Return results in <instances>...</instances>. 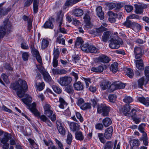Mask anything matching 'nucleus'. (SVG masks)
<instances>
[{
    "label": "nucleus",
    "instance_id": "nucleus-8",
    "mask_svg": "<svg viewBox=\"0 0 149 149\" xmlns=\"http://www.w3.org/2000/svg\"><path fill=\"white\" fill-rule=\"evenodd\" d=\"M83 19L85 23V28L88 29L92 28L93 25L91 23V18L88 14V13L85 14L84 17Z\"/></svg>",
    "mask_w": 149,
    "mask_h": 149
},
{
    "label": "nucleus",
    "instance_id": "nucleus-60",
    "mask_svg": "<svg viewBox=\"0 0 149 149\" xmlns=\"http://www.w3.org/2000/svg\"><path fill=\"white\" fill-rule=\"evenodd\" d=\"M22 56L24 61H27L29 56V53L27 52H24L22 54Z\"/></svg>",
    "mask_w": 149,
    "mask_h": 149
},
{
    "label": "nucleus",
    "instance_id": "nucleus-7",
    "mask_svg": "<svg viewBox=\"0 0 149 149\" xmlns=\"http://www.w3.org/2000/svg\"><path fill=\"white\" fill-rule=\"evenodd\" d=\"M72 80V78L69 76L61 77L58 79V84L62 86H66L70 83Z\"/></svg>",
    "mask_w": 149,
    "mask_h": 149
},
{
    "label": "nucleus",
    "instance_id": "nucleus-54",
    "mask_svg": "<svg viewBox=\"0 0 149 149\" xmlns=\"http://www.w3.org/2000/svg\"><path fill=\"white\" fill-rule=\"evenodd\" d=\"M39 115L37 116L36 115L34 114L37 117L40 118L41 120H42L44 122H46L48 120V118L44 115H42L40 116V113L38 111Z\"/></svg>",
    "mask_w": 149,
    "mask_h": 149
},
{
    "label": "nucleus",
    "instance_id": "nucleus-50",
    "mask_svg": "<svg viewBox=\"0 0 149 149\" xmlns=\"http://www.w3.org/2000/svg\"><path fill=\"white\" fill-rule=\"evenodd\" d=\"M104 70V68L102 65H99L96 68L94 67V72H101Z\"/></svg>",
    "mask_w": 149,
    "mask_h": 149
},
{
    "label": "nucleus",
    "instance_id": "nucleus-17",
    "mask_svg": "<svg viewBox=\"0 0 149 149\" xmlns=\"http://www.w3.org/2000/svg\"><path fill=\"white\" fill-rule=\"evenodd\" d=\"M98 61L104 63H108L111 60L110 58L106 55H102L98 58Z\"/></svg>",
    "mask_w": 149,
    "mask_h": 149
},
{
    "label": "nucleus",
    "instance_id": "nucleus-2",
    "mask_svg": "<svg viewBox=\"0 0 149 149\" xmlns=\"http://www.w3.org/2000/svg\"><path fill=\"white\" fill-rule=\"evenodd\" d=\"M116 33L111 36L110 43L109 45V47L113 49H118L120 47V44L122 45L123 43L122 39L118 36V33L116 32Z\"/></svg>",
    "mask_w": 149,
    "mask_h": 149
},
{
    "label": "nucleus",
    "instance_id": "nucleus-24",
    "mask_svg": "<svg viewBox=\"0 0 149 149\" xmlns=\"http://www.w3.org/2000/svg\"><path fill=\"white\" fill-rule=\"evenodd\" d=\"M79 126L78 124L74 122H72L70 124L71 130L73 132L78 130L79 129Z\"/></svg>",
    "mask_w": 149,
    "mask_h": 149
},
{
    "label": "nucleus",
    "instance_id": "nucleus-22",
    "mask_svg": "<svg viewBox=\"0 0 149 149\" xmlns=\"http://www.w3.org/2000/svg\"><path fill=\"white\" fill-rule=\"evenodd\" d=\"M135 63L136 68L139 70H141L144 68L143 64L142 59L137 60L135 61Z\"/></svg>",
    "mask_w": 149,
    "mask_h": 149
},
{
    "label": "nucleus",
    "instance_id": "nucleus-31",
    "mask_svg": "<svg viewBox=\"0 0 149 149\" xmlns=\"http://www.w3.org/2000/svg\"><path fill=\"white\" fill-rule=\"evenodd\" d=\"M83 14V10L79 8L76 9L74 10L73 14L76 17L81 16Z\"/></svg>",
    "mask_w": 149,
    "mask_h": 149
},
{
    "label": "nucleus",
    "instance_id": "nucleus-9",
    "mask_svg": "<svg viewBox=\"0 0 149 149\" xmlns=\"http://www.w3.org/2000/svg\"><path fill=\"white\" fill-rule=\"evenodd\" d=\"M134 52L135 58L137 59L141 58L143 54L141 48L138 47L134 48Z\"/></svg>",
    "mask_w": 149,
    "mask_h": 149
},
{
    "label": "nucleus",
    "instance_id": "nucleus-46",
    "mask_svg": "<svg viewBox=\"0 0 149 149\" xmlns=\"http://www.w3.org/2000/svg\"><path fill=\"white\" fill-rule=\"evenodd\" d=\"M126 74L129 77L132 78L134 75L133 70L130 68H128L127 69Z\"/></svg>",
    "mask_w": 149,
    "mask_h": 149
},
{
    "label": "nucleus",
    "instance_id": "nucleus-51",
    "mask_svg": "<svg viewBox=\"0 0 149 149\" xmlns=\"http://www.w3.org/2000/svg\"><path fill=\"white\" fill-rule=\"evenodd\" d=\"M98 136L100 141L102 143H105L106 141L104 138V136L102 133H98Z\"/></svg>",
    "mask_w": 149,
    "mask_h": 149
},
{
    "label": "nucleus",
    "instance_id": "nucleus-23",
    "mask_svg": "<svg viewBox=\"0 0 149 149\" xmlns=\"http://www.w3.org/2000/svg\"><path fill=\"white\" fill-rule=\"evenodd\" d=\"M59 100L60 102L59 107L60 108L64 109L65 107H66L67 105L68 104L64 100L62 97H59Z\"/></svg>",
    "mask_w": 149,
    "mask_h": 149
},
{
    "label": "nucleus",
    "instance_id": "nucleus-1",
    "mask_svg": "<svg viewBox=\"0 0 149 149\" xmlns=\"http://www.w3.org/2000/svg\"><path fill=\"white\" fill-rule=\"evenodd\" d=\"M12 89L17 91V94L19 97H22L25 93L27 91L28 86L26 82L24 80L19 79L11 85Z\"/></svg>",
    "mask_w": 149,
    "mask_h": 149
},
{
    "label": "nucleus",
    "instance_id": "nucleus-58",
    "mask_svg": "<svg viewBox=\"0 0 149 149\" xmlns=\"http://www.w3.org/2000/svg\"><path fill=\"white\" fill-rule=\"evenodd\" d=\"M84 103V100L81 98H80L77 99V105L81 107V106H82Z\"/></svg>",
    "mask_w": 149,
    "mask_h": 149
},
{
    "label": "nucleus",
    "instance_id": "nucleus-29",
    "mask_svg": "<svg viewBox=\"0 0 149 149\" xmlns=\"http://www.w3.org/2000/svg\"><path fill=\"white\" fill-rule=\"evenodd\" d=\"M42 27L45 29L49 28L52 29L53 28V25L52 22L50 20H48L45 23Z\"/></svg>",
    "mask_w": 149,
    "mask_h": 149
},
{
    "label": "nucleus",
    "instance_id": "nucleus-27",
    "mask_svg": "<svg viewBox=\"0 0 149 149\" xmlns=\"http://www.w3.org/2000/svg\"><path fill=\"white\" fill-rule=\"evenodd\" d=\"M133 22L127 18L126 20L123 23V25L127 28H132Z\"/></svg>",
    "mask_w": 149,
    "mask_h": 149
},
{
    "label": "nucleus",
    "instance_id": "nucleus-18",
    "mask_svg": "<svg viewBox=\"0 0 149 149\" xmlns=\"http://www.w3.org/2000/svg\"><path fill=\"white\" fill-rule=\"evenodd\" d=\"M12 8L11 6H9L6 9L0 8V18L6 15L11 11Z\"/></svg>",
    "mask_w": 149,
    "mask_h": 149
},
{
    "label": "nucleus",
    "instance_id": "nucleus-33",
    "mask_svg": "<svg viewBox=\"0 0 149 149\" xmlns=\"http://www.w3.org/2000/svg\"><path fill=\"white\" fill-rule=\"evenodd\" d=\"M36 85L37 89L39 91H41L44 89L45 84L44 82L42 81L41 83H36Z\"/></svg>",
    "mask_w": 149,
    "mask_h": 149
},
{
    "label": "nucleus",
    "instance_id": "nucleus-25",
    "mask_svg": "<svg viewBox=\"0 0 149 149\" xmlns=\"http://www.w3.org/2000/svg\"><path fill=\"white\" fill-rule=\"evenodd\" d=\"M110 34L111 32L110 31L104 32L102 37V40L104 42H107L108 39Z\"/></svg>",
    "mask_w": 149,
    "mask_h": 149
},
{
    "label": "nucleus",
    "instance_id": "nucleus-52",
    "mask_svg": "<svg viewBox=\"0 0 149 149\" xmlns=\"http://www.w3.org/2000/svg\"><path fill=\"white\" fill-rule=\"evenodd\" d=\"M144 81V79L143 77L140 78L138 80V87L139 88H141L143 85Z\"/></svg>",
    "mask_w": 149,
    "mask_h": 149
},
{
    "label": "nucleus",
    "instance_id": "nucleus-42",
    "mask_svg": "<svg viewBox=\"0 0 149 149\" xmlns=\"http://www.w3.org/2000/svg\"><path fill=\"white\" fill-rule=\"evenodd\" d=\"M130 109V106L129 104H126L124 106L123 112L125 116H126V113H129Z\"/></svg>",
    "mask_w": 149,
    "mask_h": 149
},
{
    "label": "nucleus",
    "instance_id": "nucleus-63",
    "mask_svg": "<svg viewBox=\"0 0 149 149\" xmlns=\"http://www.w3.org/2000/svg\"><path fill=\"white\" fill-rule=\"evenodd\" d=\"M127 18L129 19H140V17L138 15L134 14H133L130 15L129 16L127 17Z\"/></svg>",
    "mask_w": 149,
    "mask_h": 149
},
{
    "label": "nucleus",
    "instance_id": "nucleus-26",
    "mask_svg": "<svg viewBox=\"0 0 149 149\" xmlns=\"http://www.w3.org/2000/svg\"><path fill=\"white\" fill-rule=\"evenodd\" d=\"M102 122L105 127H107L111 124L112 121L109 118L106 117L103 120Z\"/></svg>",
    "mask_w": 149,
    "mask_h": 149
},
{
    "label": "nucleus",
    "instance_id": "nucleus-47",
    "mask_svg": "<svg viewBox=\"0 0 149 149\" xmlns=\"http://www.w3.org/2000/svg\"><path fill=\"white\" fill-rule=\"evenodd\" d=\"M52 88L54 91L56 93L60 94L62 92L61 89L58 87L56 85H53Z\"/></svg>",
    "mask_w": 149,
    "mask_h": 149
},
{
    "label": "nucleus",
    "instance_id": "nucleus-56",
    "mask_svg": "<svg viewBox=\"0 0 149 149\" xmlns=\"http://www.w3.org/2000/svg\"><path fill=\"white\" fill-rule=\"evenodd\" d=\"M4 67L7 70L10 72H13V68L9 63H6L5 64Z\"/></svg>",
    "mask_w": 149,
    "mask_h": 149
},
{
    "label": "nucleus",
    "instance_id": "nucleus-38",
    "mask_svg": "<svg viewBox=\"0 0 149 149\" xmlns=\"http://www.w3.org/2000/svg\"><path fill=\"white\" fill-rule=\"evenodd\" d=\"M146 125L145 123H142L140 124L138 127V130L141 133H142L143 135L144 133H146L145 132V128L146 127Z\"/></svg>",
    "mask_w": 149,
    "mask_h": 149
},
{
    "label": "nucleus",
    "instance_id": "nucleus-15",
    "mask_svg": "<svg viewBox=\"0 0 149 149\" xmlns=\"http://www.w3.org/2000/svg\"><path fill=\"white\" fill-rule=\"evenodd\" d=\"M96 11L98 17L100 20H102L104 18V13L102 10V7L99 6L96 8Z\"/></svg>",
    "mask_w": 149,
    "mask_h": 149
},
{
    "label": "nucleus",
    "instance_id": "nucleus-13",
    "mask_svg": "<svg viewBox=\"0 0 149 149\" xmlns=\"http://www.w3.org/2000/svg\"><path fill=\"white\" fill-rule=\"evenodd\" d=\"M135 10V12L137 14H141L143 13V9L146 7V5L135 4L134 5Z\"/></svg>",
    "mask_w": 149,
    "mask_h": 149
},
{
    "label": "nucleus",
    "instance_id": "nucleus-20",
    "mask_svg": "<svg viewBox=\"0 0 149 149\" xmlns=\"http://www.w3.org/2000/svg\"><path fill=\"white\" fill-rule=\"evenodd\" d=\"M139 102L145 105L149 106V98L148 97L145 98L144 97H139L138 99Z\"/></svg>",
    "mask_w": 149,
    "mask_h": 149
},
{
    "label": "nucleus",
    "instance_id": "nucleus-37",
    "mask_svg": "<svg viewBox=\"0 0 149 149\" xmlns=\"http://www.w3.org/2000/svg\"><path fill=\"white\" fill-rule=\"evenodd\" d=\"M43 77L44 79L46 82H49L51 81L52 78L49 74L47 71L42 74Z\"/></svg>",
    "mask_w": 149,
    "mask_h": 149
},
{
    "label": "nucleus",
    "instance_id": "nucleus-55",
    "mask_svg": "<svg viewBox=\"0 0 149 149\" xmlns=\"http://www.w3.org/2000/svg\"><path fill=\"white\" fill-rule=\"evenodd\" d=\"M58 132L62 135H64L65 134V130L63 126L58 127L57 128Z\"/></svg>",
    "mask_w": 149,
    "mask_h": 149
},
{
    "label": "nucleus",
    "instance_id": "nucleus-40",
    "mask_svg": "<svg viewBox=\"0 0 149 149\" xmlns=\"http://www.w3.org/2000/svg\"><path fill=\"white\" fill-rule=\"evenodd\" d=\"M91 104L90 103H86L81 106V108L83 110L90 109L91 107Z\"/></svg>",
    "mask_w": 149,
    "mask_h": 149
},
{
    "label": "nucleus",
    "instance_id": "nucleus-62",
    "mask_svg": "<svg viewBox=\"0 0 149 149\" xmlns=\"http://www.w3.org/2000/svg\"><path fill=\"white\" fill-rule=\"evenodd\" d=\"M56 42L58 43L65 45V40L63 38H60V37H57L56 39Z\"/></svg>",
    "mask_w": 149,
    "mask_h": 149
},
{
    "label": "nucleus",
    "instance_id": "nucleus-28",
    "mask_svg": "<svg viewBox=\"0 0 149 149\" xmlns=\"http://www.w3.org/2000/svg\"><path fill=\"white\" fill-rule=\"evenodd\" d=\"M140 140L143 141V144L144 145L148 146V141L147 133H144L143 135H142V137L140 139Z\"/></svg>",
    "mask_w": 149,
    "mask_h": 149
},
{
    "label": "nucleus",
    "instance_id": "nucleus-49",
    "mask_svg": "<svg viewBox=\"0 0 149 149\" xmlns=\"http://www.w3.org/2000/svg\"><path fill=\"white\" fill-rule=\"evenodd\" d=\"M123 101L127 104H129L133 101V99L130 96H125V98L123 100Z\"/></svg>",
    "mask_w": 149,
    "mask_h": 149
},
{
    "label": "nucleus",
    "instance_id": "nucleus-12",
    "mask_svg": "<svg viewBox=\"0 0 149 149\" xmlns=\"http://www.w3.org/2000/svg\"><path fill=\"white\" fill-rule=\"evenodd\" d=\"M125 84L122 83L119 81H116L114 82L113 84H111V87H115V88L113 89V91H115L118 89H123L125 88Z\"/></svg>",
    "mask_w": 149,
    "mask_h": 149
},
{
    "label": "nucleus",
    "instance_id": "nucleus-45",
    "mask_svg": "<svg viewBox=\"0 0 149 149\" xmlns=\"http://www.w3.org/2000/svg\"><path fill=\"white\" fill-rule=\"evenodd\" d=\"M65 88V90L66 92L70 94H72L74 93V90L73 88V87L70 85H68Z\"/></svg>",
    "mask_w": 149,
    "mask_h": 149
},
{
    "label": "nucleus",
    "instance_id": "nucleus-30",
    "mask_svg": "<svg viewBox=\"0 0 149 149\" xmlns=\"http://www.w3.org/2000/svg\"><path fill=\"white\" fill-rule=\"evenodd\" d=\"M75 136L76 139L77 140L81 141L84 139V136L81 132H77L75 133Z\"/></svg>",
    "mask_w": 149,
    "mask_h": 149
},
{
    "label": "nucleus",
    "instance_id": "nucleus-48",
    "mask_svg": "<svg viewBox=\"0 0 149 149\" xmlns=\"http://www.w3.org/2000/svg\"><path fill=\"white\" fill-rule=\"evenodd\" d=\"M116 8L115 9L116 11L119 10L120 9L124 6V4L123 2H118L116 4Z\"/></svg>",
    "mask_w": 149,
    "mask_h": 149
},
{
    "label": "nucleus",
    "instance_id": "nucleus-39",
    "mask_svg": "<svg viewBox=\"0 0 149 149\" xmlns=\"http://www.w3.org/2000/svg\"><path fill=\"white\" fill-rule=\"evenodd\" d=\"M141 28V26L137 23L134 22L132 28L133 30H136L139 31L140 30Z\"/></svg>",
    "mask_w": 149,
    "mask_h": 149
},
{
    "label": "nucleus",
    "instance_id": "nucleus-32",
    "mask_svg": "<svg viewBox=\"0 0 149 149\" xmlns=\"http://www.w3.org/2000/svg\"><path fill=\"white\" fill-rule=\"evenodd\" d=\"M118 64L117 63L114 62L111 65L110 69L111 71L113 73H115L118 70Z\"/></svg>",
    "mask_w": 149,
    "mask_h": 149
},
{
    "label": "nucleus",
    "instance_id": "nucleus-64",
    "mask_svg": "<svg viewBox=\"0 0 149 149\" xmlns=\"http://www.w3.org/2000/svg\"><path fill=\"white\" fill-rule=\"evenodd\" d=\"M95 127L97 130H102L103 128V125L102 123H98L95 125Z\"/></svg>",
    "mask_w": 149,
    "mask_h": 149
},
{
    "label": "nucleus",
    "instance_id": "nucleus-16",
    "mask_svg": "<svg viewBox=\"0 0 149 149\" xmlns=\"http://www.w3.org/2000/svg\"><path fill=\"white\" fill-rule=\"evenodd\" d=\"M53 113L52 109L44 112V113L48 117H49L52 122L54 121L56 119V115L55 114L52 115Z\"/></svg>",
    "mask_w": 149,
    "mask_h": 149
},
{
    "label": "nucleus",
    "instance_id": "nucleus-6",
    "mask_svg": "<svg viewBox=\"0 0 149 149\" xmlns=\"http://www.w3.org/2000/svg\"><path fill=\"white\" fill-rule=\"evenodd\" d=\"M97 108L98 113H102V115L104 116H108L111 107L109 106H104L102 104H101L100 105H97Z\"/></svg>",
    "mask_w": 149,
    "mask_h": 149
},
{
    "label": "nucleus",
    "instance_id": "nucleus-10",
    "mask_svg": "<svg viewBox=\"0 0 149 149\" xmlns=\"http://www.w3.org/2000/svg\"><path fill=\"white\" fill-rule=\"evenodd\" d=\"M130 149H138V147L140 146V142L138 139H133L130 141Z\"/></svg>",
    "mask_w": 149,
    "mask_h": 149
},
{
    "label": "nucleus",
    "instance_id": "nucleus-35",
    "mask_svg": "<svg viewBox=\"0 0 149 149\" xmlns=\"http://www.w3.org/2000/svg\"><path fill=\"white\" fill-rule=\"evenodd\" d=\"M84 42L81 37H77L75 42V45L76 47H79L80 45L81 46Z\"/></svg>",
    "mask_w": 149,
    "mask_h": 149
},
{
    "label": "nucleus",
    "instance_id": "nucleus-43",
    "mask_svg": "<svg viewBox=\"0 0 149 149\" xmlns=\"http://www.w3.org/2000/svg\"><path fill=\"white\" fill-rule=\"evenodd\" d=\"M72 135L71 134L68 132L67 136V139L66 140V142L67 144L69 145L71 144L72 140Z\"/></svg>",
    "mask_w": 149,
    "mask_h": 149
},
{
    "label": "nucleus",
    "instance_id": "nucleus-44",
    "mask_svg": "<svg viewBox=\"0 0 149 149\" xmlns=\"http://www.w3.org/2000/svg\"><path fill=\"white\" fill-rule=\"evenodd\" d=\"M117 98V97L114 94H110L108 96L109 101L112 103H114Z\"/></svg>",
    "mask_w": 149,
    "mask_h": 149
},
{
    "label": "nucleus",
    "instance_id": "nucleus-11",
    "mask_svg": "<svg viewBox=\"0 0 149 149\" xmlns=\"http://www.w3.org/2000/svg\"><path fill=\"white\" fill-rule=\"evenodd\" d=\"M113 128L111 126L106 129L105 131L104 137L107 139L109 140L112 136Z\"/></svg>",
    "mask_w": 149,
    "mask_h": 149
},
{
    "label": "nucleus",
    "instance_id": "nucleus-21",
    "mask_svg": "<svg viewBox=\"0 0 149 149\" xmlns=\"http://www.w3.org/2000/svg\"><path fill=\"white\" fill-rule=\"evenodd\" d=\"M74 89L77 91H81L83 89L84 85L82 83L78 81L74 84Z\"/></svg>",
    "mask_w": 149,
    "mask_h": 149
},
{
    "label": "nucleus",
    "instance_id": "nucleus-41",
    "mask_svg": "<svg viewBox=\"0 0 149 149\" xmlns=\"http://www.w3.org/2000/svg\"><path fill=\"white\" fill-rule=\"evenodd\" d=\"M109 82L108 81H103L100 84V87L103 90L107 89L108 87Z\"/></svg>",
    "mask_w": 149,
    "mask_h": 149
},
{
    "label": "nucleus",
    "instance_id": "nucleus-4",
    "mask_svg": "<svg viewBox=\"0 0 149 149\" xmlns=\"http://www.w3.org/2000/svg\"><path fill=\"white\" fill-rule=\"evenodd\" d=\"M11 26L9 21H6L3 22V25L0 26V38H3L7 32H10Z\"/></svg>",
    "mask_w": 149,
    "mask_h": 149
},
{
    "label": "nucleus",
    "instance_id": "nucleus-3",
    "mask_svg": "<svg viewBox=\"0 0 149 149\" xmlns=\"http://www.w3.org/2000/svg\"><path fill=\"white\" fill-rule=\"evenodd\" d=\"M21 100L29 107V110L33 114L39 115L38 111L36 108V103H33L30 104L32 101V98L31 97L28 96L26 98L22 99Z\"/></svg>",
    "mask_w": 149,
    "mask_h": 149
},
{
    "label": "nucleus",
    "instance_id": "nucleus-34",
    "mask_svg": "<svg viewBox=\"0 0 149 149\" xmlns=\"http://www.w3.org/2000/svg\"><path fill=\"white\" fill-rule=\"evenodd\" d=\"M136 112H137V111L136 109H132L130 112H129L128 114L126 113V116L131 117L133 118V117L137 116Z\"/></svg>",
    "mask_w": 149,
    "mask_h": 149
},
{
    "label": "nucleus",
    "instance_id": "nucleus-53",
    "mask_svg": "<svg viewBox=\"0 0 149 149\" xmlns=\"http://www.w3.org/2000/svg\"><path fill=\"white\" fill-rule=\"evenodd\" d=\"M54 58H58L59 56V52L58 48H55L54 47L53 50Z\"/></svg>",
    "mask_w": 149,
    "mask_h": 149
},
{
    "label": "nucleus",
    "instance_id": "nucleus-36",
    "mask_svg": "<svg viewBox=\"0 0 149 149\" xmlns=\"http://www.w3.org/2000/svg\"><path fill=\"white\" fill-rule=\"evenodd\" d=\"M49 42L47 40L43 39L41 42V48L42 49H44L47 48L48 46Z\"/></svg>",
    "mask_w": 149,
    "mask_h": 149
},
{
    "label": "nucleus",
    "instance_id": "nucleus-5",
    "mask_svg": "<svg viewBox=\"0 0 149 149\" xmlns=\"http://www.w3.org/2000/svg\"><path fill=\"white\" fill-rule=\"evenodd\" d=\"M117 144V141L116 140L114 143L111 141H108L104 143L103 146L104 149H120V143L119 142Z\"/></svg>",
    "mask_w": 149,
    "mask_h": 149
},
{
    "label": "nucleus",
    "instance_id": "nucleus-19",
    "mask_svg": "<svg viewBox=\"0 0 149 149\" xmlns=\"http://www.w3.org/2000/svg\"><path fill=\"white\" fill-rule=\"evenodd\" d=\"M11 138V135L10 134L6 132L4 135L3 137L0 141H1V143L6 144V143H7L9 140Z\"/></svg>",
    "mask_w": 149,
    "mask_h": 149
},
{
    "label": "nucleus",
    "instance_id": "nucleus-59",
    "mask_svg": "<svg viewBox=\"0 0 149 149\" xmlns=\"http://www.w3.org/2000/svg\"><path fill=\"white\" fill-rule=\"evenodd\" d=\"M125 8L127 12L130 13L133 10V7L131 6L127 5L125 6Z\"/></svg>",
    "mask_w": 149,
    "mask_h": 149
},
{
    "label": "nucleus",
    "instance_id": "nucleus-14",
    "mask_svg": "<svg viewBox=\"0 0 149 149\" xmlns=\"http://www.w3.org/2000/svg\"><path fill=\"white\" fill-rule=\"evenodd\" d=\"M107 29L102 25L99 28H96L94 30V35L95 36H101L102 32L107 30Z\"/></svg>",
    "mask_w": 149,
    "mask_h": 149
},
{
    "label": "nucleus",
    "instance_id": "nucleus-57",
    "mask_svg": "<svg viewBox=\"0 0 149 149\" xmlns=\"http://www.w3.org/2000/svg\"><path fill=\"white\" fill-rule=\"evenodd\" d=\"M43 109L44 112L52 109L50 104L47 103L45 104L43 106Z\"/></svg>",
    "mask_w": 149,
    "mask_h": 149
},
{
    "label": "nucleus",
    "instance_id": "nucleus-61",
    "mask_svg": "<svg viewBox=\"0 0 149 149\" xmlns=\"http://www.w3.org/2000/svg\"><path fill=\"white\" fill-rule=\"evenodd\" d=\"M1 77L4 81L6 83H8L9 81L8 79V77L5 74L3 73L1 75Z\"/></svg>",
    "mask_w": 149,
    "mask_h": 149
}]
</instances>
